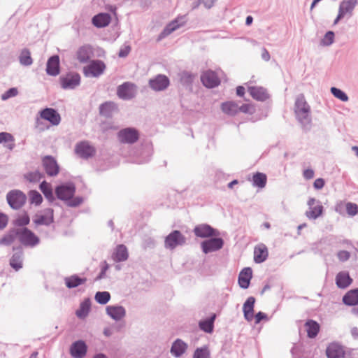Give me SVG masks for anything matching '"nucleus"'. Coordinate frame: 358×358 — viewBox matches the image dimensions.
Masks as SVG:
<instances>
[{"mask_svg": "<svg viewBox=\"0 0 358 358\" xmlns=\"http://www.w3.org/2000/svg\"><path fill=\"white\" fill-rule=\"evenodd\" d=\"M76 187L73 182H63L57 185L55 189L57 198L65 202L69 207H77L80 206L83 199L82 196L74 197Z\"/></svg>", "mask_w": 358, "mask_h": 358, "instance_id": "1", "label": "nucleus"}, {"mask_svg": "<svg viewBox=\"0 0 358 358\" xmlns=\"http://www.w3.org/2000/svg\"><path fill=\"white\" fill-rule=\"evenodd\" d=\"M296 117L303 129H309L311 124L310 107L303 94L297 96L294 103Z\"/></svg>", "mask_w": 358, "mask_h": 358, "instance_id": "2", "label": "nucleus"}, {"mask_svg": "<svg viewBox=\"0 0 358 358\" xmlns=\"http://www.w3.org/2000/svg\"><path fill=\"white\" fill-rule=\"evenodd\" d=\"M17 238L19 241L24 246L34 247L39 242V238L27 227L17 228Z\"/></svg>", "mask_w": 358, "mask_h": 358, "instance_id": "3", "label": "nucleus"}, {"mask_svg": "<svg viewBox=\"0 0 358 358\" xmlns=\"http://www.w3.org/2000/svg\"><path fill=\"white\" fill-rule=\"evenodd\" d=\"M6 201L12 209L19 210L26 203L27 196L21 190L13 189L7 193Z\"/></svg>", "mask_w": 358, "mask_h": 358, "instance_id": "4", "label": "nucleus"}, {"mask_svg": "<svg viewBox=\"0 0 358 358\" xmlns=\"http://www.w3.org/2000/svg\"><path fill=\"white\" fill-rule=\"evenodd\" d=\"M106 68V64L103 61L94 59L83 67V74L86 78H98L103 73Z\"/></svg>", "mask_w": 358, "mask_h": 358, "instance_id": "5", "label": "nucleus"}, {"mask_svg": "<svg viewBox=\"0 0 358 358\" xmlns=\"http://www.w3.org/2000/svg\"><path fill=\"white\" fill-rule=\"evenodd\" d=\"M224 241L222 238L214 236L207 238L201 243V248L204 254L216 252L222 249Z\"/></svg>", "mask_w": 358, "mask_h": 358, "instance_id": "6", "label": "nucleus"}, {"mask_svg": "<svg viewBox=\"0 0 358 358\" xmlns=\"http://www.w3.org/2000/svg\"><path fill=\"white\" fill-rule=\"evenodd\" d=\"M185 243V236L179 230H173L166 236L164 247L166 249L173 250L176 247L183 245Z\"/></svg>", "mask_w": 358, "mask_h": 358, "instance_id": "7", "label": "nucleus"}, {"mask_svg": "<svg viewBox=\"0 0 358 358\" xmlns=\"http://www.w3.org/2000/svg\"><path fill=\"white\" fill-rule=\"evenodd\" d=\"M193 232L196 237L202 238H209L220 235V232L217 229L206 223L195 226Z\"/></svg>", "mask_w": 358, "mask_h": 358, "instance_id": "8", "label": "nucleus"}, {"mask_svg": "<svg viewBox=\"0 0 358 358\" xmlns=\"http://www.w3.org/2000/svg\"><path fill=\"white\" fill-rule=\"evenodd\" d=\"M148 85L155 92L164 91L170 85V80L166 75L157 74L149 80Z\"/></svg>", "mask_w": 358, "mask_h": 358, "instance_id": "9", "label": "nucleus"}, {"mask_svg": "<svg viewBox=\"0 0 358 358\" xmlns=\"http://www.w3.org/2000/svg\"><path fill=\"white\" fill-rule=\"evenodd\" d=\"M42 165L45 173L50 177H55L59 173V166L52 155H45L42 158Z\"/></svg>", "mask_w": 358, "mask_h": 358, "instance_id": "10", "label": "nucleus"}, {"mask_svg": "<svg viewBox=\"0 0 358 358\" xmlns=\"http://www.w3.org/2000/svg\"><path fill=\"white\" fill-rule=\"evenodd\" d=\"M61 87L64 90H73L80 83V76L78 73H69L59 78Z\"/></svg>", "mask_w": 358, "mask_h": 358, "instance_id": "11", "label": "nucleus"}, {"mask_svg": "<svg viewBox=\"0 0 358 358\" xmlns=\"http://www.w3.org/2000/svg\"><path fill=\"white\" fill-rule=\"evenodd\" d=\"M76 152L83 159H89L96 155V148L87 141L78 143L75 148Z\"/></svg>", "mask_w": 358, "mask_h": 358, "instance_id": "12", "label": "nucleus"}, {"mask_svg": "<svg viewBox=\"0 0 358 358\" xmlns=\"http://www.w3.org/2000/svg\"><path fill=\"white\" fill-rule=\"evenodd\" d=\"M118 137L122 143L133 144L138 140L139 134L136 129L129 127L120 130Z\"/></svg>", "mask_w": 358, "mask_h": 358, "instance_id": "13", "label": "nucleus"}, {"mask_svg": "<svg viewBox=\"0 0 358 358\" xmlns=\"http://www.w3.org/2000/svg\"><path fill=\"white\" fill-rule=\"evenodd\" d=\"M136 85L130 82H124L117 88V95L123 100H130L134 97Z\"/></svg>", "mask_w": 358, "mask_h": 358, "instance_id": "14", "label": "nucleus"}, {"mask_svg": "<svg viewBox=\"0 0 358 358\" xmlns=\"http://www.w3.org/2000/svg\"><path fill=\"white\" fill-rule=\"evenodd\" d=\"M39 114L41 119L48 121L54 126H57L60 123V115L55 108H45L41 110Z\"/></svg>", "mask_w": 358, "mask_h": 358, "instance_id": "15", "label": "nucleus"}, {"mask_svg": "<svg viewBox=\"0 0 358 358\" xmlns=\"http://www.w3.org/2000/svg\"><path fill=\"white\" fill-rule=\"evenodd\" d=\"M185 23L184 17H178L175 19L174 20L171 21L170 23H169L164 29L162 30V31L159 34L157 37V41H160L171 33H173L174 31L180 28Z\"/></svg>", "mask_w": 358, "mask_h": 358, "instance_id": "16", "label": "nucleus"}, {"mask_svg": "<svg viewBox=\"0 0 358 358\" xmlns=\"http://www.w3.org/2000/svg\"><path fill=\"white\" fill-rule=\"evenodd\" d=\"M99 110L101 116L111 118L115 113H118L119 108L117 104L115 102L107 101L99 106Z\"/></svg>", "mask_w": 358, "mask_h": 358, "instance_id": "17", "label": "nucleus"}, {"mask_svg": "<svg viewBox=\"0 0 358 358\" xmlns=\"http://www.w3.org/2000/svg\"><path fill=\"white\" fill-rule=\"evenodd\" d=\"M201 81L208 88H214L220 83L217 74L211 70H208L201 74Z\"/></svg>", "mask_w": 358, "mask_h": 358, "instance_id": "18", "label": "nucleus"}, {"mask_svg": "<svg viewBox=\"0 0 358 358\" xmlns=\"http://www.w3.org/2000/svg\"><path fill=\"white\" fill-rule=\"evenodd\" d=\"M87 352V346L83 340L73 342L70 347V354L73 358H83Z\"/></svg>", "mask_w": 358, "mask_h": 358, "instance_id": "19", "label": "nucleus"}, {"mask_svg": "<svg viewBox=\"0 0 358 358\" xmlns=\"http://www.w3.org/2000/svg\"><path fill=\"white\" fill-rule=\"evenodd\" d=\"M46 73L51 76H57L60 73L59 57L54 55L50 57L46 64Z\"/></svg>", "mask_w": 358, "mask_h": 358, "instance_id": "20", "label": "nucleus"}, {"mask_svg": "<svg viewBox=\"0 0 358 358\" xmlns=\"http://www.w3.org/2000/svg\"><path fill=\"white\" fill-rule=\"evenodd\" d=\"M13 250L15 252L10 259V266L15 271H18L22 268L23 250L22 246L18 245L13 247Z\"/></svg>", "mask_w": 358, "mask_h": 358, "instance_id": "21", "label": "nucleus"}, {"mask_svg": "<svg viewBox=\"0 0 358 358\" xmlns=\"http://www.w3.org/2000/svg\"><path fill=\"white\" fill-rule=\"evenodd\" d=\"M326 355L327 358H344L345 351L342 345L334 342L327 346Z\"/></svg>", "mask_w": 358, "mask_h": 358, "instance_id": "22", "label": "nucleus"}, {"mask_svg": "<svg viewBox=\"0 0 358 358\" xmlns=\"http://www.w3.org/2000/svg\"><path fill=\"white\" fill-rule=\"evenodd\" d=\"M106 311L107 315L115 321H120L126 315L125 308L120 305L108 306Z\"/></svg>", "mask_w": 358, "mask_h": 358, "instance_id": "23", "label": "nucleus"}, {"mask_svg": "<svg viewBox=\"0 0 358 358\" xmlns=\"http://www.w3.org/2000/svg\"><path fill=\"white\" fill-rule=\"evenodd\" d=\"M252 278V270L250 267H245L241 270L238 275V283L240 287L247 289L249 287Z\"/></svg>", "mask_w": 358, "mask_h": 358, "instance_id": "24", "label": "nucleus"}, {"mask_svg": "<svg viewBox=\"0 0 358 358\" xmlns=\"http://www.w3.org/2000/svg\"><path fill=\"white\" fill-rule=\"evenodd\" d=\"M45 215L38 216L36 218L33 220L34 223L36 225H45L49 226L54 222V210L52 208H46L45 210Z\"/></svg>", "mask_w": 358, "mask_h": 358, "instance_id": "25", "label": "nucleus"}, {"mask_svg": "<svg viewBox=\"0 0 358 358\" xmlns=\"http://www.w3.org/2000/svg\"><path fill=\"white\" fill-rule=\"evenodd\" d=\"M255 303V298L249 296L243 306V312L244 318L248 322H251L254 319V307Z\"/></svg>", "mask_w": 358, "mask_h": 358, "instance_id": "26", "label": "nucleus"}, {"mask_svg": "<svg viewBox=\"0 0 358 358\" xmlns=\"http://www.w3.org/2000/svg\"><path fill=\"white\" fill-rule=\"evenodd\" d=\"M248 92L254 99L259 101H265L269 98L267 90L263 87H250Z\"/></svg>", "mask_w": 358, "mask_h": 358, "instance_id": "27", "label": "nucleus"}, {"mask_svg": "<svg viewBox=\"0 0 358 358\" xmlns=\"http://www.w3.org/2000/svg\"><path fill=\"white\" fill-rule=\"evenodd\" d=\"M111 21V16L107 13H100L95 15L92 19V24L97 28H103L108 26Z\"/></svg>", "mask_w": 358, "mask_h": 358, "instance_id": "28", "label": "nucleus"}, {"mask_svg": "<svg viewBox=\"0 0 358 358\" xmlns=\"http://www.w3.org/2000/svg\"><path fill=\"white\" fill-rule=\"evenodd\" d=\"M92 55V50L90 45L80 46L76 52V58L80 63H87Z\"/></svg>", "mask_w": 358, "mask_h": 358, "instance_id": "29", "label": "nucleus"}, {"mask_svg": "<svg viewBox=\"0 0 358 358\" xmlns=\"http://www.w3.org/2000/svg\"><path fill=\"white\" fill-rule=\"evenodd\" d=\"M187 344L180 338H177L173 343L171 348V353L175 357H181L187 350Z\"/></svg>", "mask_w": 358, "mask_h": 358, "instance_id": "30", "label": "nucleus"}, {"mask_svg": "<svg viewBox=\"0 0 358 358\" xmlns=\"http://www.w3.org/2000/svg\"><path fill=\"white\" fill-rule=\"evenodd\" d=\"M268 256V252L266 246L261 244L255 246L254 250V261L257 264L265 262Z\"/></svg>", "mask_w": 358, "mask_h": 358, "instance_id": "31", "label": "nucleus"}, {"mask_svg": "<svg viewBox=\"0 0 358 358\" xmlns=\"http://www.w3.org/2000/svg\"><path fill=\"white\" fill-rule=\"evenodd\" d=\"M39 189L43 194L46 199L49 201V203H53L54 206L59 205L57 203H54L55 201V198L54 196L52 188L50 183H48L45 180L42 181L39 185Z\"/></svg>", "mask_w": 358, "mask_h": 358, "instance_id": "32", "label": "nucleus"}, {"mask_svg": "<svg viewBox=\"0 0 358 358\" xmlns=\"http://www.w3.org/2000/svg\"><path fill=\"white\" fill-rule=\"evenodd\" d=\"M357 4V0H343L339 5L338 11L345 16L352 15V12Z\"/></svg>", "mask_w": 358, "mask_h": 358, "instance_id": "33", "label": "nucleus"}, {"mask_svg": "<svg viewBox=\"0 0 358 358\" xmlns=\"http://www.w3.org/2000/svg\"><path fill=\"white\" fill-rule=\"evenodd\" d=\"M343 303L348 306L358 305V288H355L347 292L342 299Z\"/></svg>", "mask_w": 358, "mask_h": 358, "instance_id": "34", "label": "nucleus"}, {"mask_svg": "<svg viewBox=\"0 0 358 358\" xmlns=\"http://www.w3.org/2000/svg\"><path fill=\"white\" fill-rule=\"evenodd\" d=\"M86 278H81L77 274H73L64 278V283L67 288L73 289L86 282Z\"/></svg>", "mask_w": 358, "mask_h": 358, "instance_id": "35", "label": "nucleus"}, {"mask_svg": "<svg viewBox=\"0 0 358 358\" xmlns=\"http://www.w3.org/2000/svg\"><path fill=\"white\" fill-rule=\"evenodd\" d=\"M112 257L116 262H121L127 260L129 253L127 247L123 244L118 245L116 247Z\"/></svg>", "mask_w": 358, "mask_h": 358, "instance_id": "36", "label": "nucleus"}, {"mask_svg": "<svg viewBox=\"0 0 358 358\" xmlns=\"http://www.w3.org/2000/svg\"><path fill=\"white\" fill-rule=\"evenodd\" d=\"M216 318V315L213 314L210 317L201 320L199 322V327L201 330L207 334L213 333L214 330V322Z\"/></svg>", "mask_w": 358, "mask_h": 358, "instance_id": "37", "label": "nucleus"}, {"mask_svg": "<svg viewBox=\"0 0 358 358\" xmlns=\"http://www.w3.org/2000/svg\"><path fill=\"white\" fill-rule=\"evenodd\" d=\"M352 282V279L348 272H340L336 275V284L338 288L345 289Z\"/></svg>", "mask_w": 358, "mask_h": 358, "instance_id": "38", "label": "nucleus"}, {"mask_svg": "<svg viewBox=\"0 0 358 358\" xmlns=\"http://www.w3.org/2000/svg\"><path fill=\"white\" fill-rule=\"evenodd\" d=\"M90 308V299L86 298L80 303L79 308L76 311V315L78 318L84 319L88 315Z\"/></svg>", "mask_w": 358, "mask_h": 358, "instance_id": "39", "label": "nucleus"}, {"mask_svg": "<svg viewBox=\"0 0 358 358\" xmlns=\"http://www.w3.org/2000/svg\"><path fill=\"white\" fill-rule=\"evenodd\" d=\"M305 326L306 327V331L308 337L310 338H315L320 331V324L313 320H308Z\"/></svg>", "mask_w": 358, "mask_h": 358, "instance_id": "40", "label": "nucleus"}, {"mask_svg": "<svg viewBox=\"0 0 358 358\" xmlns=\"http://www.w3.org/2000/svg\"><path fill=\"white\" fill-rule=\"evenodd\" d=\"M324 212V207L320 203V201H317V204L315 206L309 208V210L306 212V216L310 220H316L320 217Z\"/></svg>", "mask_w": 358, "mask_h": 358, "instance_id": "41", "label": "nucleus"}, {"mask_svg": "<svg viewBox=\"0 0 358 358\" xmlns=\"http://www.w3.org/2000/svg\"><path fill=\"white\" fill-rule=\"evenodd\" d=\"M16 238H17V229L12 228L0 238V245L8 246L11 245Z\"/></svg>", "mask_w": 358, "mask_h": 358, "instance_id": "42", "label": "nucleus"}, {"mask_svg": "<svg viewBox=\"0 0 358 358\" xmlns=\"http://www.w3.org/2000/svg\"><path fill=\"white\" fill-rule=\"evenodd\" d=\"M222 110L231 116H234L238 113V105L234 101H226L221 105Z\"/></svg>", "mask_w": 358, "mask_h": 358, "instance_id": "43", "label": "nucleus"}, {"mask_svg": "<svg viewBox=\"0 0 358 358\" xmlns=\"http://www.w3.org/2000/svg\"><path fill=\"white\" fill-rule=\"evenodd\" d=\"M19 62L22 66H29L33 63L31 52L29 49L24 48L21 50L18 57Z\"/></svg>", "mask_w": 358, "mask_h": 358, "instance_id": "44", "label": "nucleus"}, {"mask_svg": "<svg viewBox=\"0 0 358 358\" xmlns=\"http://www.w3.org/2000/svg\"><path fill=\"white\" fill-rule=\"evenodd\" d=\"M252 185L254 187L264 188L267 182V176L265 173L256 172L252 176Z\"/></svg>", "mask_w": 358, "mask_h": 358, "instance_id": "45", "label": "nucleus"}, {"mask_svg": "<svg viewBox=\"0 0 358 358\" xmlns=\"http://www.w3.org/2000/svg\"><path fill=\"white\" fill-rule=\"evenodd\" d=\"M14 141L15 138L11 134L8 132H0V143H10L5 145L10 150H12L15 146Z\"/></svg>", "mask_w": 358, "mask_h": 358, "instance_id": "46", "label": "nucleus"}, {"mask_svg": "<svg viewBox=\"0 0 358 358\" xmlns=\"http://www.w3.org/2000/svg\"><path fill=\"white\" fill-rule=\"evenodd\" d=\"M110 294L107 291L97 292L94 295L95 301L101 304L106 305L110 300Z\"/></svg>", "mask_w": 358, "mask_h": 358, "instance_id": "47", "label": "nucleus"}, {"mask_svg": "<svg viewBox=\"0 0 358 358\" xmlns=\"http://www.w3.org/2000/svg\"><path fill=\"white\" fill-rule=\"evenodd\" d=\"M152 155V150L149 145H144L141 148V159L138 161V163L143 164L150 161Z\"/></svg>", "mask_w": 358, "mask_h": 358, "instance_id": "48", "label": "nucleus"}, {"mask_svg": "<svg viewBox=\"0 0 358 358\" xmlns=\"http://www.w3.org/2000/svg\"><path fill=\"white\" fill-rule=\"evenodd\" d=\"M210 352L207 345L197 348L194 352L193 358H210Z\"/></svg>", "mask_w": 358, "mask_h": 358, "instance_id": "49", "label": "nucleus"}, {"mask_svg": "<svg viewBox=\"0 0 358 358\" xmlns=\"http://www.w3.org/2000/svg\"><path fill=\"white\" fill-rule=\"evenodd\" d=\"M43 177L44 174L38 170L29 172L24 176V178L31 182H39Z\"/></svg>", "mask_w": 358, "mask_h": 358, "instance_id": "50", "label": "nucleus"}, {"mask_svg": "<svg viewBox=\"0 0 358 358\" xmlns=\"http://www.w3.org/2000/svg\"><path fill=\"white\" fill-rule=\"evenodd\" d=\"M331 94L337 99L342 101H348L349 98L347 94L342 90L336 87H331L330 90Z\"/></svg>", "mask_w": 358, "mask_h": 358, "instance_id": "51", "label": "nucleus"}, {"mask_svg": "<svg viewBox=\"0 0 358 358\" xmlns=\"http://www.w3.org/2000/svg\"><path fill=\"white\" fill-rule=\"evenodd\" d=\"M30 218L29 215L25 213L23 215L18 217L13 221V224L17 227H26L29 224Z\"/></svg>", "mask_w": 358, "mask_h": 358, "instance_id": "52", "label": "nucleus"}, {"mask_svg": "<svg viewBox=\"0 0 358 358\" xmlns=\"http://www.w3.org/2000/svg\"><path fill=\"white\" fill-rule=\"evenodd\" d=\"M29 200L31 203H34L36 206H38L42 203L43 197L38 191L31 190L29 192Z\"/></svg>", "mask_w": 358, "mask_h": 358, "instance_id": "53", "label": "nucleus"}, {"mask_svg": "<svg viewBox=\"0 0 358 358\" xmlns=\"http://www.w3.org/2000/svg\"><path fill=\"white\" fill-rule=\"evenodd\" d=\"M334 32L333 31H328L326 32L324 38L321 41V44L324 46H329L334 41Z\"/></svg>", "mask_w": 358, "mask_h": 358, "instance_id": "54", "label": "nucleus"}, {"mask_svg": "<svg viewBox=\"0 0 358 358\" xmlns=\"http://www.w3.org/2000/svg\"><path fill=\"white\" fill-rule=\"evenodd\" d=\"M194 76L187 71L182 73L180 81L183 85H190L193 83Z\"/></svg>", "mask_w": 358, "mask_h": 358, "instance_id": "55", "label": "nucleus"}, {"mask_svg": "<svg viewBox=\"0 0 358 358\" xmlns=\"http://www.w3.org/2000/svg\"><path fill=\"white\" fill-rule=\"evenodd\" d=\"M346 211L350 216L356 215L358 213V205L355 203L348 202L346 203Z\"/></svg>", "mask_w": 358, "mask_h": 358, "instance_id": "56", "label": "nucleus"}, {"mask_svg": "<svg viewBox=\"0 0 358 358\" xmlns=\"http://www.w3.org/2000/svg\"><path fill=\"white\" fill-rule=\"evenodd\" d=\"M108 268H109L108 264L106 261H103L101 263V271L99 273V275L95 278V280L98 281V280H100L106 277V273Z\"/></svg>", "mask_w": 358, "mask_h": 358, "instance_id": "57", "label": "nucleus"}, {"mask_svg": "<svg viewBox=\"0 0 358 358\" xmlns=\"http://www.w3.org/2000/svg\"><path fill=\"white\" fill-rule=\"evenodd\" d=\"M18 93L17 89L15 87H11L8 89L4 94H2V100H6L9 98L15 96Z\"/></svg>", "mask_w": 358, "mask_h": 358, "instance_id": "58", "label": "nucleus"}, {"mask_svg": "<svg viewBox=\"0 0 358 358\" xmlns=\"http://www.w3.org/2000/svg\"><path fill=\"white\" fill-rule=\"evenodd\" d=\"M337 257L341 262H345L350 257V253L346 250H340L337 253Z\"/></svg>", "mask_w": 358, "mask_h": 358, "instance_id": "59", "label": "nucleus"}, {"mask_svg": "<svg viewBox=\"0 0 358 358\" xmlns=\"http://www.w3.org/2000/svg\"><path fill=\"white\" fill-rule=\"evenodd\" d=\"M238 112H242L243 113L252 114L253 112V108L250 104L243 103V104H242V106H238Z\"/></svg>", "mask_w": 358, "mask_h": 358, "instance_id": "60", "label": "nucleus"}, {"mask_svg": "<svg viewBox=\"0 0 358 358\" xmlns=\"http://www.w3.org/2000/svg\"><path fill=\"white\" fill-rule=\"evenodd\" d=\"M8 222V217L6 214L0 212V230L6 228Z\"/></svg>", "mask_w": 358, "mask_h": 358, "instance_id": "61", "label": "nucleus"}, {"mask_svg": "<svg viewBox=\"0 0 358 358\" xmlns=\"http://www.w3.org/2000/svg\"><path fill=\"white\" fill-rule=\"evenodd\" d=\"M254 318L255 319V324H259L263 320H268L267 315L262 311L257 313L254 315Z\"/></svg>", "mask_w": 358, "mask_h": 358, "instance_id": "62", "label": "nucleus"}, {"mask_svg": "<svg viewBox=\"0 0 358 358\" xmlns=\"http://www.w3.org/2000/svg\"><path fill=\"white\" fill-rule=\"evenodd\" d=\"M131 51V47L129 45H125L120 48L118 56L121 58L126 57Z\"/></svg>", "mask_w": 358, "mask_h": 358, "instance_id": "63", "label": "nucleus"}, {"mask_svg": "<svg viewBox=\"0 0 358 358\" xmlns=\"http://www.w3.org/2000/svg\"><path fill=\"white\" fill-rule=\"evenodd\" d=\"M325 185V181L323 178H320L316 179L313 182V187L315 189H321L324 187Z\"/></svg>", "mask_w": 358, "mask_h": 358, "instance_id": "64", "label": "nucleus"}]
</instances>
